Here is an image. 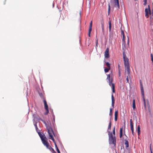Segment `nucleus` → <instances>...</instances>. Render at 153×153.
Segmentation results:
<instances>
[{
	"instance_id": "f257e3e1",
	"label": "nucleus",
	"mask_w": 153,
	"mask_h": 153,
	"mask_svg": "<svg viewBox=\"0 0 153 153\" xmlns=\"http://www.w3.org/2000/svg\"><path fill=\"white\" fill-rule=\"evenodd\" d=\"M108 142L110 144H113L114 146L115 147L116 145V141L115 136L113 137L112 133L110 131H108Z\"/></svg>"
},
{
	"instance_id": "f03ea898",
	"label": "nucleus",
	"mask_w": 153,
	"mask_h": 153,
	"mask_svg": "<svg viewBox=\"0 0 153 153\" xmlns=\"http://www.w3.org/2000/svg\"><path fill=\"white\" fill-rule=\"evenodd\" d=\"M123 61H124L125 70H127L128 74V75H129L130 74V70L129 59L127 57H126L125 60H123Z\"/></svg>"
},
{
	"instance_id": "7ed1b4c3",
	"label": "nucleus",
	"mask_w": 153,
	"mask_h": 153,
	"mask_svg": "<svg viewBox=\"0 0 153 153\" xmlns=\"http://www.w3.org/2000/svg\"><path fill=\"white\" fill-rule=\"evenodd\" d=\"M140 89H141V94L142 95V97H143V100L144 105L145 108H146V100H145V98H144V91L143 88V85H142V84L141 83V82H140Z\"/></svg>"
},
{
	"instance_id": "20e7f679",
	"label": "nucleus",
	"mask_w": 153,
	"mask_h": 153,
	"mask_svg": "<svg viewBox=\"0 0 153 153\" xmlns=\"http://www.w3.org/2000/svg\"><path fill=\"white\" fill-rule=\"evenodd\" d=\"M48 133L49 134V136L50 137L49 138V139H51V138L53 137V136L52 135V134L51 133H50V131L51 130V132H52L53 135L54 136L56 137V135L53 131V130L52 129V128L51 127H50L48 129Z\"/></svg>"
},
{
	"instance_id": "39448f33",
	"label": "nucleus",
	"mask_w": 153,
	"mask_h": 153,
	"mask_svg": "<svg viewBox=\"0 0 153 153\" xmlns=\"http://www.w3.org/2000/svg\"><path fill=\"white\" fill-rule=\"evenodd\" d=\"M33 117L34 118L33 120V123H34L35 122H37L41 120L42 119L39 117V115L36 114L33 115Z\"/></svg>"
},
{
	"instance_id": "423d86ee",
	"label": "nucleus",
	"mask_w": 153,
	"mask_h": 153,
	"mask_svg": "<svg viewBox=\"0 0 153 153\" xmlns=\"http://www.w3.org/2000/svg\"><path fill=\"white\" fill-rule=\"evenodd\" d=\"M145 16L148 18L149 17V15H151L152 12L151 10H149L148 9H147V8H146L145 10Z\"/></svg>"
},
{
	"instance_id": "0eeeda50",
	"label": "nucleus",
	"mask_w": 153,
	"mask_h": 153,
	"mask_svg": "<svg viewBox=\"0 0 153 153\" xmlns=\"http://www.w3.org/2000/svg\"><path fill=\"white\" fill-rule=\"evenodd\" d=\"M109 49L108 48H107L105 52V58H108L109 57Z\"/></svg>"
},
{
	"instance_id": "6e6552de",
	"label": "nucleus",
	"mask_w": 153,
	"mask_h": 153,
	"mask_svg": "<svg viewBox=\"0 0 153 153\" xmlns=\"http://www.w3.org/2000/svg\"><path fill=\"white\" fill-rule=\"evenodd\" d=\"M46 139L47 138L46 137H45L44 139H42L41 140L43 144L45 146H47L49 144L48 143Z\"/></svg>"
},
{
	"instance_id": "1a4fd4ad",
	"label": "nucleus",
	"mask_w": 153,
	"mask_h": 153,
	"mask_svg": "<svg viewBox=\"0 0 153 153\" xmlns=\"http://www.w3.org/2000/svg\"><path fill=\"white\" fill-rule=\"evenodd\" d=\"M114 6L116 7L119 8V0H114Z\"/></svg>"
},
{
	"instance_id": "9d476101",
	"label": "nucleus",
	"mask_w": 153,
	"mask_h": 153,
	"mask_svg": "<svg viewBox=\"0 0 153 153\" xmlns=\"http://www.w3.org/2000/svg\"><path fill=\"white\" fill-rule=\"evenodd\" d=\"M92 21H91V22L90 23V25L89 27V29L88 31V36L90 37V34L92 30Z\"/></svg>"
},
{
	"instance_id": "9b49d317",
	"label": "nucleus",
	"mask_w": 153,
	"mask_h": 153,
	"mask_svg": "<svg viewBox=\"0 0 153 153\" xmlns=\"http://www.w3.org/2000/svg\"><path fill=\"white\" fill-rule=\"evenodd\" d=\"M121 34L123 36V39H122V40H123V43L124 44V46L125 47V42L124 41V38H125V35H124V31L121 30Z\"/></svg>"
},
{
	"instance_id": "f8f14e48",
	"label": "nucleus",
	"mask_w": 153,
	"mask_h": 153,
	"mask_svg": "<svg viewBox=\"0 0 153 153\" xmlns=\"http://www.w3.org/2000/svg\"><path fill=\"white\" fill-rule=\"evenodd\" d=\"M111 106L114 108V104L115 103V99L113 96V94H112L111 96Z\"/></svg>"
},
{
	"instance_id": "ddd939ff",
	"label": "nucleus",
	"mask_w": 153,
	"mask_h": 153,
	"mask_svg": "<svg viewBox=\"0 0 153 153\" xmlns=\"http://www.w3.org/2000/svg\"><path fill=\"white\" fill-rule=\"evenodd\" d=\"M37 132L38 134L39 135L41 139V140L42 139H44V138L45 137L44 134H43L42 135V134H41V133L39 131H38Z\"/></svg>"
},
{
	"instance_id": "4468645a",
	"label": "nucleus",
	"mask_w": 153,
	"mask_h": 153,
	"mask_svg": "<svg viewBox=\"0 0 153 153\" xmlns=\"http://www.w3.org/2000/svg\"><path fill=\"white\" fill-rule=\"evenodd\" d=\"M111 87L112 88V91L113 93H114L115 92V86L114 85V83H111Z\"/></svg>"
},
{
	"instance_id": "2eb2a0df",
	"label": "nucleus",
	"mask_w": 153,
	"mask_h": 153,
	"mask_svg": "<svg viewBox=\"0 0 153 153\" xmlns=\"http://www.w3.org/2000/svg\"><path fill=\"white\" fill-rule=\"evenodd\" d=\"M37 122H35L34 123H34V125L35 127L36 131L37 132H38L39 131V130H38V128L37 126Z\"/></svg>"
},
{
	"instance_id": "dca6fc26",
	"label": "nucleus",
	"mask_w": 153,
	"mask_h": 153,
	"mask_svg": "<svg viewBox=\"0 0 153 153\" xmlns=\"http://www.w3.org/2000/svg\"><path fill=\"white\" fill-rule=\"evenodd\" d=\"M104 63L107 66V68H110V64L108 62H106L105 61V60L104 61Z\"/></svg>"
},
{
	"instance_id": "f3484780",
	"label": "nucleus",
	"mask_w": 153,
	"mask_h": 153,
	"mask_svg": "<svg viewBox=\"0 0 153 153\" xmlns=\"http://www.w3.org/2000/svg\"><path fill=\"white\" fill-rule=\"evenodd\" d=\"M111 121L109 120V125L108 127V129L107 131H109V130H110L111 128Z\"/></svg>"
},
{
	"instance_id": "a211bd4d",
	"label": "nucleus",
	"mask_w": 153,
	"mask_h": 153,
	"mask_svg": "<svg viewBox=\"0 0 153 153\" xmlns=\"http://www.w3.org/2000/svg\"><path fill=\"white\" fill-rule=\"evenodd\" d=\"M125 141V144L126 145V148H128L129 147L128 142L127 140L126 139L124 140Z\"/></svg>"
},
{
	"instance_id": "6ab92c4d",
	"label": "nucleus",
	"mask_w": 153,
	"mask_h": 153,
	"mask_svg": "<svg viewBox=\"0 0 153 153\" xmlns=\"http://www.w3.org/2000/svg\"><path fill=\"white\" fill-rule=\"evenodd\" d=\"M123 135V128H121L120 129V138H121Z\"/></svg>"
},
{
	"instance_id": "aec40b11",
	"label": "nucleus",
	"mask_w": 153,
	"mask_h": 153,
	"mask_svg": "<svg viewBox=\"0 0 153 153\" xmlns=\"http://www.w3.org/2000/svg\"><path fill=\"white\" fill-rule=\"evenodd\" d=\"M107 79H108L109 81V85L110 86L111 85V81H110V74L107 75Z\"/></svg>"
},
{
	"instance_id": "412c9836",
	"label": "nucleus",
	"mask_w": 153,
	"mask_h": 153,
	"mask_svg": "<svg viewBox=\"0 0 153 153\" xmlns=\"http://www.w3.org/2000/svg\"><path fill=\"white\" fill-rule=\"evenodd\" d=\"M132 108L134 110L136 108L135 100L134 99L133 100Z\"/></svg>"
},
{
	"instance_id": "4be33fe9",
	"label": "nucleus",
	"mask_w": 153,
	"mask_h": 153,
	"mask_svg": "<svg viewBox=\"0 0 153 153\" xmlns=\"http://www.w3.org/2000/svg\"><path fill=\"white\" fill-rule=\"evenodd\" d=\"M111 20H109V31L111 32Z\"/></svg>"
},
{
	"instance_id": "5701e85b",
	"label": "nucleus",
	"mask_w": 153,
	"mask_h": 153,
	"mask_svg": "<svg viewBox=\"0 0 153 153\" xmlns=\"http://www.w3.org/2000/svg\"><path fill=\"white\" fill-rule=\"evenodd\" d=\"M104 68H105L104 71H105V73H107L108 72L111 68H106L104 67Z\"/></svg>"
},
{
	"instance_id": "b1692460",
	"label": "nucleus",
	"mask_w": 153,
	"mask_h": 153,
	"mask_svg": "<svg viewBox=\"0 0 153 153\" xmlns=\"http://www.w3.org/2000/svg\"><path fill=\"white\" fill-rule=\"evenodd\" d=\"M55 147L56 148V151H57V152L58 153H60V152L56 144L55 145Z\"/></svg>"
},
{
	"instance_id": "393cba45",
	"label": "nucleus",
	"mask_w": 153,
	"mask_h": 153,
	"mask_svg": "<svg viewBox=\"0 0 153 153\" xmlns=\"http://www.w3.org/2000/svg\"><path fill=\"white\" fill-rule=\"evenodd\" d=\"M101 26L104 25V22L103 21V18H102L101 19Z\"/></svg>"
},
{
	"instance_id": "a878e982",
	"label": "nucleus",
	"mask_w": 153,
	"mask_h": 153,
	"mask_svg": "<svg viewBox=\"0 0 153 153\" xmlns=\"http://www.w3.org/2000/svg\"><path fill=\"white\" fill-rule=\"evenodd\" d=\"M123 60H125V58H126V57H127L126 56V55L125 54V53L124 51H123Z\"/></svg>"
},
{
	"instance_id": "bb28decb",
	"label": "nucleus",
	"mask_w": 153,
	"mask_h": 153,
	"mask_svg": "<svg viewBox=\"0 0 153 153\" xmlns=\"http://www.w3.org/2000/svg\"><path fill=\"white\" fill-rule=\"evenodd\" d=\"M150 19H152L153 20V24H152V23L150 24V26H152V30H153V17H152V16H151L150 18Z\"/></svg>"
},
{
	"instance_id": "cd10ccee",
	"label": "nucleus",
	"mask_w": 153,
	"mask_h": 153,
	"mask_svg": "<svg viewBox=\"0 0 153 153\" xmlns=\"http://www.w3.org/2000/svg\"><path fill=\"white\" fill-rule=\"evenodd\" d=\"M47 148L50 151H51V149H52V147L49 145V144L47 146H46Z\"/></svg>"
},
{
	"instance_id": "c85d7f7f",
	"label": "nucleus",
	"mask_w": 153,
	"mask_h": 153,
	"mask_svg": "<svg viewBox=\"0 0 153 153\" xmlns=\"http://www.w3.org/2000/svg\"><path fill=\"white\" fill-rule=\"evenodd\" d=\"M108 13L109 15L110 13V4L109 3L108 4Z\"/></svg>"
},
{
	"instance_id": "c756f323",
	"label": "nucleus",
	"mask_w": 153,
	"mask_h": 153,
	"mask_svg": "<svg viewBox=\"0 0 153 153\" xmlns=\"http://www.w3.org/2000/svg\"><path fill=\"white\" fill-rule=\"evenodd\" d=\"M118 111L117 110L114 113V117H118Z\"/></svg>"
},
{
	"instance_id": "7c9ffc66",
	"label": "nucleus",
	"mask_w": 153,
	"mask_h": 153,
	"mask_svg": "<svg viewBox=\"0 0 153 153\" xmlns=\"http://www.w3.org/2000/svg\"><path fill=\"white\" fill-rule=\"evenodd\" d=\"M38 93H39V95L40 96V97L41 98H43V96L42 93L41 92V93H40L39 91H38Z\"/></svg>"
},
{
	"instance_id": "2f4dec72",
	"label": "nucleus",
	"mask_w": 153,
	"mask_h": 153,
	"mask_svg": "<svg viewBox=\"0 0 153 153\" xmlns=\"http://www.w3.org/2000/svg\"><path fill=\"white\" fill-rule=\"evenodd\" d=\"M46 110V112L45 113V115H47L49 113V110L48 109H45Z\"/></svg>"
},
{
	"instance_id": "473e14b6",
	"label": "nucleus",
	"mask_w": 153,
	"mask_h": 153,
	"mask_svg": "<svg viewBox=\"0 0 153 153\" xmlns=\"http://www.w3.org/2000/svg\"><path fill=\"white\" fill-rule=\"evenodd\" d=\"M101 27L102 28V31L103 33H104V25L101 26Z\"/></svg>"
},
{
	"instance_id": "72a5a7b5",
	"label": "nucleus",
	"mask_w": 153,
	"mask_h": 153,
	"mask_svg": "<svg viewBox=\"0 0 153 153\" xmlns=\"http://www.w3.org/2000/svg\"><path fill=\"white\" fill-rule=\"evenodd\" d=\"M143 1L144 2L143 5L146 6L147 4V0H143Z\"/></svg>"
},
{
	"instance_id": "f704fd0d",
	"label": "nucleus",
	"mask_w": 153,
	"mask_h": 153,
	"mask_svg": "<svg viewBox=\"0 0 153 153\" xmlns=\"http://www.w3.org/2000/svg\"><path fill=\"white\" fill-rule=\"evenodd\" d=\"M113 134L114 135H115V127H114L113 130Z\"/></svg>"
},
{
	"instance_id": "c9c22d12",
	"label": "nucleus",
	"mask_w": 153,
	"mask_h": 153,
	"mask_svg": "<svg viewBox=\"0 0 153 153\" xmlns=\"http://www.w3.org/2000/svg\"><path fill=\"white\" fill-rule=\"evenodd\" d=\"M44 108H45V109H48V105L47 104L46 105H45Z\"/></svg>"
},
{
	"instance_id": "e433bc0d",
	"label": "nucleus",
	"mask_w": 153,
	"mask_h": 153,
	"mask_svg": "<svg viewBox=\"0 0 153 153\" xmlns=\"http://www.w3.org/2000/svg\"><path fill=\"white\" fill-rule=\"evenodd\" d=\"M151 145H152V144H150V150L151 151V153H153L152 152V150Z\"/></svg>"
},
{
	"instance_id": "4c0bfd02",
	"label": "nucleus",
	"mask_w": 153,
	"mask_h": 153,
	"mask_svg": "<svg viewBox=\"0 0 153 153\" xmlns=\"http://www.w3.org/2000/svg\"><path fill=\"white\" fill-rule=\"evenodd\" d=\"M44 105H47V103L46 100H44Z\"/></svg>"
},
{
	"instance_id": "58836bf2",
	"label": "nucleus",
	"mask_w": 153,
	"mask_h": 153,
	"mask_svg": "<svg viewBox=\"0 0 153 153\" xmlns=\"http://www.w3.org/2000/svg\"><path fill=\"white\" fill-rule=\"evenodd\" d=\"M137 131H140V126H138L137 127Z\"/></svg>"
},
{
	"instance_id": "ea45409f",
	"label": "nucleus",
	"mask_w": 153,
	"mask_h": 153,
	"mask_svg": "<svg viewBox=\"0 0 153 153\" xmlns=\"http://www.w3.org/2000/svg\"><path fill=\"white\" fill-rule=\"evenodd\" d=\"M51 150L53 151V153H55V151L54 149L52 148V149H51Z\"/></svg>"
},
{
	"instance_id": "a19ab883",
	"label": "nucleus",
	"mask_w": 153,
	"mask_h": 153,
	"mask_svg": "<svg viewBox=\"0 0 153 153\" xmlns=\"http://www.w3.org/2000/svg\"><path fill=\"white\" fill-rule=\"evenodd\" d=\"M41 121H42L44 123H45V125L46 124V122H45V121L41 119Z\"/></svg>"
},
{
	"instance_id": "79ce46f5",
	"label": "nucleus",
	"mask_w": 153,
	"mask_h": 153,
	"mask_svg": "<svg viewBox=\"0 0 153 153\" xmlns=\"http://www.w3.org/2000/svg\"><path fill=\"white\" fill-rule=\"evenodd\" d=\"M151 60L152 61H153V56L152 54H151Z\"/></svg>"
},
{
	"instance_id": "37998d69",
	"label": "nucleus",
	"mask_w": 153,
	"mask_h": 153,
	"mask_svg": "<svg viewBox=\"0 0 153 153\" xmlns=\"http://www.w3.org/2000/svg\"><path fill=\"white\" fill-rule=\"evenodd\" d=\"M117 117H114V120L115 121H117Z\"/></svg>"
},
{
	"instance_id": "c03bdc74",
	"label": "nucleus",
	"mask_w": 153,
	"mask_h": 153,
	"mask_svg": "<svg viewBox=\"0 0 153 153\" xmlns=\"http://www.w3.org/2000/svg\"><path fill=\"white\" fill-rule=\"evenodd\" d=\"M130 127H131V128H134L133 124H130Z\"/></svg>"
},
{
	"instance_id": "a18cd8bd",
	"label": "nucleus",
	"mask_w": 153,
	"mask_h": 153,
	"mask_svg": "<svg viewBox=\"0 0 153 153\" xmlns=\"http://www.w3.org/2000/svg\"><path fill=\"white\" fill-rule=\"evenodd\" d=\"M53 121H54V122H55V116L53 115Z\"/></svg>"
},
{
	"instance_id": "49530a36",
	"label": "nucleus",
	"mask_w": 153,
	"mask_h": 153,
	"mask_svg": "<svg viewBox=\"0 0 153 153\" xmlns=\"http://www.w3.org/2000/svg\"><path fill=\"white\" fill-rule=\"evenodd\" d=\"M130 124H133L132 122V120L131 119L130 120Z\"/></svg>"
},
{
	"instance_id": "de8ad7c7",
	"label": "nucleus",
	"mask_w": 153,
	"mask_h": 153,
	"mask_svg": "<svg viewBox=\"0 0 153 153\" xmlns=\"http://www.w3.org/2000/svg\"><path fill=\"white\" fill-rule=\"evenodd\" d=\"M97 46H98V40H96V47H97Z\"/></svg>"
},
{
	"instance_id": "09e8293b",
	"label": "nucleus",
	"mask_w": 153,
	"mask_h": 153,
	"mask_svg": "<svg viewBox=\"0 0 153 153\" xmlns=\"http://www.w3.org/2000/svg\"><path fill=\"white\" fill-rule=\"evenodd\" d=\"M118 68H119V76H120V66L119 65H118Z\"/></svg>"
},
{
	"instance_id": "8fccbe9b",
	"label": "nucleus",
	"mask_w": 153,
	"mask_h": 153,
	"mask_svg": "<svg viewBox=\"0 0 153 153\" xmlns=\"http://www.w3.org/2000/svg\"><path fill=\"white\" fill-rule=\"evenodd\" d=\"M152 4H153V8H152V17H153V3H152Z\"/></svg>"
},
{
	"instance_id": "3c124183",
	"label": "nucleus",
	"mask_w": 153,
	"mask_h": 153,
	"mask_svg": "<svg viewBox=\"0 0 153 153\" xmlns=\"http://www.w3.org/2000/svg\"><path fill=\"white\" fill-rule=\"evenodd\" d=\"M126 80H127V82H128V76H127V78H126Z\"/></svg>"
},
{
	"instance_id": "603ef678",
	"label": "nucleus",
	"mask_w": 153,
	"mask_h": 153,
	"mask_svg": "<svg viewBox=\"0 0 153 153\" xmlns=\"http://www.w3.org/2000/svg\"><path fill=\"white\" fill-rule=\"evenodd\" d=\"M112 114V112H110L109 115L110 116H111Z\"/></svg>"
},
{
	"instance_id": "864d4df0",
	"label": "nucleus",
	"mask_w": 153,
	"mask_h": 153,
	"mask_svg": "<svg viewBox=\"0 0 153 153\" xmlns=\"http://www.w3.org/2000/svg\"><path fill=\"white\" fill-rule=\"evenodd\" d=\"M147 9H148L149 10H151L150 8V5H148V8H147Z\"/></svg>"
},
{
	"instance_id": "5fc2aeb1",
	"label": "nucleus",
	"mask_w": 153,
	"mask_h": 153,
	"mask_svg": "<svg viewBox=\"0 0 153 153\" xmlns=\"http://www.w3.org/2000/svg\"><path fill=\"white\" fill-rule=\"evenodd\" d=\"M110 2L111 4H113V0H110Z\"/></svg>"
},
{
	"instance_id": "6e6d98bb",
	"label": "nucleus",
	"mask_w": 153,
	"mask_h": 153,
	"mask_svg": "<svg viewBox=\"0 0 153 153\" xmlns=\"http://www.w3.org/2000/svg\"><path fill=\"white\" fill-rule=\"evenodd\" d=\"M113 109L112 108H110V112H112Z\"/></svg>"
},
{
	"instance_id": "4d7b16f0",
	"label": "nucleus",
	"mask_w": 153,
	"mask_h": 153,
	"mask_svg": "<svg viewBox=\"0 0 153 153\" xmlns=\"http://www.w3.org/2000/svg\"><path fill=\"white\" fill-rule=\"evenodd\" d=\"M137 133H138V135L140 134V131H137Z\"/></svg>"
},
{
	"instance_id": "13d9d810",
	"label": "nucleus",
	"mask_w": 153,
	"mask_h": 153,
	"mask_svg": "<svg viewBox=\"0 0 153 153\" xmlns=\"http://www.w3.org/2000/svg\"><path fill=\"white\" fill-rule=\"evenodd\" d=\"M53 141L54 143V145H55H55L56 144V142L55 141V140H54V141Z\"/></svg>"
},
{
	"instance_id": "bf43d9fd",
	"label": "nucleus",
	"mask_w": 153,
	"mask_h": 153,
	"mask_svg": "<svg viewBox=\"0 0 153 153\" xmlns=\"http://www.w3.org/2000/svg\"><path fill=\"white\" fill-rule=\"evenodd\" d=\"M131 132H133V131H134V128H131Z\"/></svg>"
},
{
	"instance_id": "052dcab7",
	"label": "nucleus",
	"mask_w": 153,
	"mask_h": 153,
	"mask_svg": "<svg viewBox=\"0 0 153 153\" xmlns=\"http://www.w3.org/2000/svg\"><path fill=\"white\" fill-rule=\"evenodd\" d=\"M129 40L128 39V41H127V43L128 44H129Z\"/></svg>"
},
{
	"instance_id": "680f3d73",
	"label": "nucleus",
	"mask_w": 153,
	"mask_h": 153,
	"mask_svg": "<svg viewBox=\"0 0 153 153\" xmlns=\"http://www.w3.org/2000/svg\"><path fill=\"white\" fill-rule=\"evenodd\" d=\"M50 139H51L53 141H54V140H55L53 137L51 138Z\"/></svg>"
},
{
	"instance_id": "e2e57ef3",
	"label": "nucleus",
	"mask_w": 153,
	"mask_h": 153,
	"mask_svg": "<svg viewBox=\"0 0 153 153\" xmlns=\"http://www.w3.org/2000/svg\"><path fill=\"white\" fill-rule=\"evenodd\" d=\"M147 104H148V105H149V101H148V100H147Z\"/></svg>"
},
{
	"instance_id": "0e129e2a",
	"label": "nucleus",
	"mask_w": 153,
	"mask_h": 153,
	"mask_svg": "<svg viewBox=\"0 0 153 153\" xmlns=\"http://www.w3.org/2000/svg\"><path fill=\"white\" fill-rule=\"evenodd\" d=\"M79 14L80 15V16L81 17V11L80 12Z\"/></svg>"
},
{
	"instance_id": "69168bd1",
	"label": "nucleus",
	"mask_w": 153,
	"mask_h": 153,
	"mask_svg": "<svg viewBox=\"0 0 153 153\" xmlns=\"http://www.w3.org/2000/svg\"><path fill=\"white\" fill-rule=\"evenodd\" d=\"M60 143V144L62 146H63V145H62V143Z\"/></svg>"
},
{
	"instance_id": "338daca9",
	"label": "nucleus",
	"mask_w": 153,
	"mask_h": 153,
	"mask_svg": "<svg viewBox=\"0 0 153 153\" xmlns=\"http://www.w3.org/2000/svg\"><path fill=\"white\" fill-rule=\"evenodd\" d=\"M55 123V122H54V121L52 122V123L53 125H54V123Z\"/></svg>"
},
{
	"instance_id": "774afa93",
	"label": "nucleus",
	"mask_w": 153,
	"mask_h": 153,
	"mask_svg": "<svg viewBox=\"0 0 153 153\" xmlns=\"http://www.w3.org/2000/svg\"><path fill=\"white\" fill-rule=\"evenodd\" d=\"M134 131H133V132H132V134L134 135Z\"/></svg>"
}]
</instances>
